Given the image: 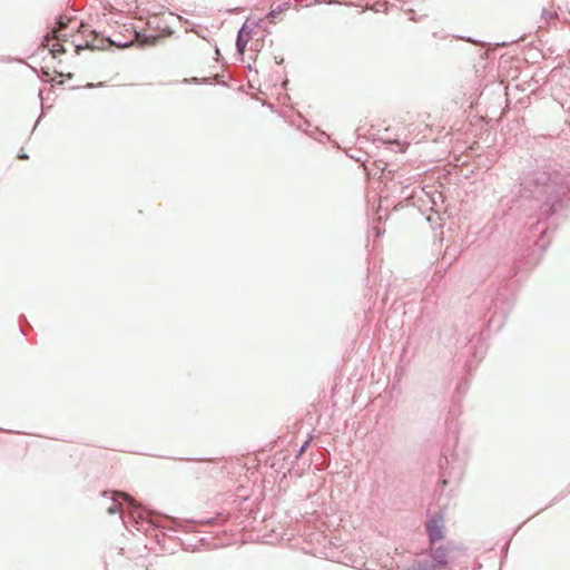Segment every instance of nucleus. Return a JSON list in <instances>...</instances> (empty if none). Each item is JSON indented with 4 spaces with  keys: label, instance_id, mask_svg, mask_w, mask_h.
<instances>
[{
    "label": "nucleus",
    "instance_id": "1",
    "mask_svg": "<svg viewBox=\"0 0 570 570\" xmlns=\"http://www.w3.org/2000/svg\"><path fill=\"white\" fill-rule=\"evenodd\" d=\"M564 199L570 200V187L559 183L546 171H533L523 178L520 190V202L530 210H539L538 222L557 210Z\"/></svg>",
    "mask_w": 570,
    "mask_h": 570
},
{
    "label": "nucleus",
    "instance_id": "2",
    "mask_svg": "<svg viewBox=\"0 0 570 570\" xmlns=\"http://www.w3.org/2000/svg\"><path fill=\"white\" fill-rule=\"evenodd\" d=\"M124 501L127 504V511L125 512L122 508V503L118 502L115 497H110L111 503L109 507H107V513L108 514H115L120 513V517L122 519V523L128 528V522L132 521L136 524H139L140 527H137V530H140L144 522V511L136 504V502L128 495V494H120Z\"/></svg>",
    "mask_w": 570,
    "mask_h": 570
},
{
    "label": "nucleus",
    "instance_id": "3",
    "mask_svg": "<svg viewBox=\"0 0 570 570\" xmlns=\"http://www.w3.org/2000/svg\"><path fill=\"white\" fill-rule=\"evenodd\" d=\"M72 23V30L78 28V22L76 19H69L68 22L65 21L63 17H59L56 22V27L52 30L53 38L56 40L55 43H52V48L50 49L51 53L56 56L57 53L65 52L63 46L61 42L67 41L69 37V32L67 29L69 28V24Z\"/></svg>",
    "mask_w": 570,
    "mask_h": 570
},
{
    "label": "nucleus",
    "instance_id": "4",
    "mask_svg": "<svg viewBox=\"0 0 570 570\" xmlns=\"http://www.w3.org/2000/svg\"><path fill=\"white\" fill-rule=\"evenodd\" d=\"M512 307L511 301H501L497 297L491 306V316L489 318V326L500 328L502 326L501 317H504L508 309Z\"/></svg>",
    "mask_w": 570,
    "mask_h": 570
},
{
    "label": "nucleus",
    "instance_id": "5",
    "mask_svg": "<svg viewBox=\"0 0 570 570\" xmlns=\"http://www.w3.org/2000/svg\"><path fill=\"white\" fill-rule=\"evenodd\" d=\"M444 519L441 513L433 514L426 522V532L431 543L443 538Z\"/></svg>",
    "mask_w": 570,
    "mask_h": 570
},
{
    "label": "nucleus",
    "instance_id": "6",
    "mask_svg": "<svg viewBox=\"0 0 570 570\" xmlns=\"http://www.w3.org/2000/svg\"><path fill=\"white\" fill-rule=\"evenodd\" d=\"M250 38V30H246V26L244 24L238 30L236 38V49L239 55H243L245 52L247 43L249 42Z\"/></svg>",
    "mask_w": 570,
    "mask_h": 570
},
{
    "label": "nucleus",
    "instance_id": "7",
    "mask_svg": "<svg viewBox=\"0 0 570 570\" xmlns=\"http://www.w3.org/2000/svg\"><path fill=\"white\" fill-rule=\"evenodd\" d=\"M412 570H443L429 556L417 559Z\"/></svg>",
    "mask_w": 570,
    "mask_h": 570
},
{
    "label": "nucleus",
    "instance_id": "8",
    "mask_svg": "<svg viewBox=\"0 0 570 570\" xmlns=\"http://www.w3.org/2000/svg\"><path fill=\"white\" fill-rule=\"evenodd\" d=\"M438 566H440L441 569L446 570L448 564V551L440 547L436 548L430 556H429Z\"/></svg>",
    "mask_w": 570,
    "mask_h": 570
},
{
    "label": "nucleus",
    "instance_id": "9",
    "mask_svg": "<svg viewBox=\"0 0 570 570\" xmlns=\"http://www.w3.org/2000/svg\"><path fill=\"white\" fill-rule=\"evenodd\" d=\"M289 6L288 2L278 4L276 8L272 9L268 14L267 19L271 23H274L275 20L278 18V16Z\"/></svg>",
    "mask_w": 570,
    "mask_h": 570
},
{
    "label": "nucleus",
    "instance_id": "10",
    "mask_svg": "<svg viewBox=\"0 0 570 570\" xmlns=\"http://www.w3.org/2000/svg\"><path fill=\"white\" fill-rule=\"evenodd\" d=\"M558 17V13L554 12V11H550L548 9H543L542 10V14H541V18L542 20H544V22L548 24L550 22V20L554 19Z\"/></svg>",
    "mask_w": 570,
    "mask_h": 570
},
{
    "label": "nucleus",
    "instance_id": "11",
    "mask_svg": "<svg viewBox=\"0 0 570 570\" xmlns=\"http://www.w3.org/2000/svg\"><path fill=\"white\" fill-rule=\"evenodd\" d=\"M426 195L430 197V202H431V204H432V207H431V208H432V209H434V210H436V209L434 208V207L438 205V200H436V198H435V197H436V195H435V194H433V195H431V196H430V194H428V193H426ZM438 198H440V199H441V198H442V195H441V194H438Z\"/></svg>",
    "mask_w": 570,
    "mask_h": 570
},
{
    "label": "nucleus",
    "instance_id": "12",
    "mask_svg": "<svg viewBox=\"0 0 570 570\" xmlns=\"http://www.w3.org/2000/svg\"><path fill=\"white\" fill-rule=\"evenodd\" d=\"M307 444H308V442H305V444H303V445L301 446V449H299V451H298V455H299V454H302V453L305 451V449H306Z\"/></svg>",
    "mask_w": 570,
    "mask_h": 570
},
{
    "label": "nucleus",
    "instance_id": "13",
    "mask_svg": "<svg viewBox=\"0 0 570 570\" xmlns=\"http://www.w3.org/2000/svg\"><path fill=\"white\" fill-rule=\"evenodd\" d=\"M18 158H19V159H28V155H27V154L21 153V154H19V155H18Z\"/></svg>",
    "mask_w": 570,
    "mask_h": 570
},
{
    "label": "nucleus",
    "instance_id": "14",
    "mask_svg": "<svg viewBox=\"0 0 570 570\" xmlns=\"http://www.w3.org/2000/svg\"><path fill=\"white\" fill-rule=\"evenodd\" d=\"M415 194H416V193H415V191L413 190V191H412L411 194H409V195H405V197H406V198H410V197H415Z\"/></svg>",
    "mask_w": 570,
    "mask_h": 570
},
{
    "label": "nucleus",
    "instance_id": "15",
    "mask_svg": "<svg viewBox=\"0 0 570 570\" xmlns=\"http://www.w3.org/2000/svg\"><path fill=\"white\" fill-rule=\"evenodd\" d=\"M191 527V522H186L185 528L189 529Z\"/></svg>",
    "mask_w": 570,
    "mask_h": 570
},
{
    "label": "nucleus",
    "instance_id": "16",
    "mask_svg": "<svg viewBox=\"0 0 570 570\" xmlns=\"http://www.w3.org/2000/svg\"><path fill=\"white\" fill-rule=\"evenodd\" d=\"M442 478H444V474H442ZM442 484L445 485L446 484V480L445 479H442Z\"/></svg>",
    "mask_w": 570,
    "mask_h": 570
},
{
    "label": "nucleus",
    "instance_id": "17",
    "mask_svg": "<svg viewBox=\"0 0 570 570\" xmlns=\"http://www.w3.org/2000/svg\"><path fill=\"white\" fill-rule=\"evenodd\" d=\"M82 47L80 45L76 46L77 51H79Z\"/></svg>",
    "mask_w": 570,
    "mask_h": 570
}]
</instances>
